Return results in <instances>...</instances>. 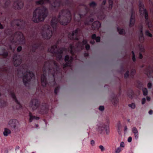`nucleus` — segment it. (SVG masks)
I'll return each instance as SVG.
<instances>
[{"label": "nucleus", "mask_w": 153, "mask_h": 153, "mask_svg": "<svg viewBox=\"0 0 153 153\" xmlns=\"http://www.w3.org/2000/svg\"><path fill=\"white\" fill-rule=\"evenodd\" d=\"M63 5L62 7H67L68 8L63 9L59 13L58 18L53 17L51 22V26L47 25V29L46 32H43L42 36L43 38L48 39L51 38L53 33H56L58 23L63 25H66L69 23L71 20V15L70 9H73L72 3L69 0H66L63 2Z\"/></svg>", "instance_id": "1"}, {"label": "nucleus", "mask_w": 153, "mask_h": 153, "mask_svg": "<svg viewBox=\"0 0 153 153\" xmlns=\"http://www.w3.org/2000/svg\"><path fill=\"white\" fill-rule=\"evenodd\" d=\"M48 10L44 6L37 7L33 11L32 20L35 23L43 22L47 16Z\"/></svg>", "instance_id": "2"}, {"label": "nucleus", "mask_w": 153, "mask_h": 153, "mask_svg": "<svg viewBox=\"0 0 153 153\" xmlns=\"http://www.w3.org/2000/svg\"><path fill=\"white\" fill-rule=\"evenodd\" d=\"M31 107L33 110L38 109V111L41 114H47L49 109V106L45 103H42L41 105L40 102L37 98H33L32 99L30 103Z\"/></svg>", "instance_id": "3"}, {"label": "nucleus", "mask_w": 153, "mask_h": 153, "mask_svg": "<svg viewBox=\"0 0 153 153\" xmlns=\"http://www.w3.org/2000/svg\"><path fill=\"white\" fill-rule=\"evenodd\" d=\"M52 61L54 66L52 68L50 67V63L48 62L45 61V63L46 64L48 63L49 64L48 67L49 72V73H51V74L52 75V80L53 81L52 84H54L56 83L55 79V77H56V76H58L59 75L60 76H62V70L58 63L56 61L53 60Z\"/></svg>", "instance_id": "4"}, {"label": "nucleus", "mask_w": 153, "mask_h": 153, "mask_svg": "<svg viewBox=\"0 0 153 153\" xmlns=\"http://www.w3.org/2000/svg\"><path fill=\"white\" fill-rule=\"evenodd\" d=\"M61 38L58 39L56 44L52 46L50 48H49L48 51L49 52L53 54L57 60L60 61L62 58L63 54V48H58V45L61 42Z\"/></svg>", "instance_id": "5"}, {"label": "nucleus", "mask_w": 153, "mask_h": 153, "mask_svg": "<svg viewBox=\"0 0 153 153\" xmlns=\"http://www.w3.org/2000/svg\"><path fill=\"white\" fill-rule=\"evenodd\" d=\"M54 1L52 4L50 0H39L36 1V3L37 5H42L46 3L50 4V9L52 11L57 12L59 8L61 6V5H63L64 3L62 0H53Z\"/></svg>", "instance_id": "6"}, {"label": "nucleus", "mask_w": 153, "mask_h": 153, "mask_svg": "<svg viewBox=\"0 0 153 153\" xmlns=\"http://www.w3.org/2000/svg\"><path fill=\"white\" fill-rule=\"evenodd\" d=\"M15 22L16 23V25L19 30H25L27 32H28L30 30H32L33 27L31 24H27L26 21L23 20H16Z\"/></svg>", "instance_id": "7"}, {"label": "nucleus", "mask_w": 153, "mask_h": 153, "mask_svg": "<svg viewBox=\"0 0 153 153\" xmlns=\"http://www.w3.org/2000/svg\"><path fill=\"white\" fill-rule=\"evenodd\" d=\"M45 65L43 68V74H42L41 77V82L42 85L45 87L47 85L49 86H53L55 84H53V81L52 80V76L50 78L49 81L47 79V71L45 68Z\"/></svg>", "instance_id": "8"}, {"label": "nucleus", "mask_w": 153, "mask_h": 153, "mask_svg": "<svg viewBox=\"0 0 153 153\" xmlns=\"http://www.w3.org/2000/svg\"><path fill=\"white\" fill-rule=\"evenodd\" d=\"M35 78L34 73L32 71H27V73L24 76L23 82L26 86H28L32 79Z\"/></svg>", "instance_id": "9"}, {"label": "nucleus", "mask_w": 153, "mask_h": 153, "mask_svg": "<svg viewBox=\"0 0 153 153\" xmlns=\"http://www.w3.org/2000/svg\"><path fill=\"white\" fill-rule=\"evenodd\" d=\"M109 120H108L106 124L103 123L100 124L97 129L98 132L101 134H108L109 133Z\"/></svg>", "instance_id": "10"}, {"label": "nucleus", "mask_w": 153, "mask_h": 153, "mask_svg": "<svg viewBox=\"0 0 153 153\" xmlns=\"http://www.w3.org/2000/svg\"><path fill=\"white\" fill-rule=\"evenodd\" d=\"M12 42H15V39L17 41L25 43V38L23 33L21 32L17 31L13 34L12 36Z\"/></svg>", "instance_id": "11"}, {"label": "nucleus", "mask_w": 153, "mask_h": 153, "mask_svg": "<svg viewBox=\"0 0 153 153\" xmlns=\"http://www.w3.org/2000/svg\"><path fill=\"white\" fill-rule=\"evenodd\" d=\"M139 9L140 15H144L145 18L146 20L148 19V14L147 10L144 8L143 3L140 1L139 2Z\"/></svg>", "instance_id": "12"}, {"label": "nucleus", "mask_w": 153, "mask_h": 153, "mask_svg": "<svg viewBox=\"0 0 153 153\" xmlns=\"http://www.w3.org/2000/svg\"><path fill=\"white\" fill-rule=\"evenodd\" d=\"M41 43H34L32 44L30 48V52H29L28 54L29 56L31 57L33 56L34 53L41 47Z\"/></svg>", "instance_id": "13"}, {"label": "nucleus", "mask_w": 153, "mask_h": 153, "mask_svg": "<svg viewBox=\"0 0 153 153\" xmlns=\"http://www.w3.org/2000/svg\"><path fill=\"white\" fill-rule=\"evenodd\" d=\"M13 61L14 66L17 67L21 64L22 61V59L20 55L14 54L13 57Z\"/></svg>", "instance_id": "14"}, {"label": "nucleus", "mask_w": 153, "mask_h": 153, "mask_svg": "<svg viewBox=\"0 0 153 153\" xmlns=\"http://www.w3.org/2000/svg\"><path fill=\"white\" fill-rule=\"evenodd\" d=\"M80 30L77 28L76 30L73 31L72 33H69L68 34V38L71 40H79L78 36Z\"/></svg>", "instance_id": "15"}, {"label": "nucleus", "mask_w": 153, "mask_h": 153, "mask_svg": "<svg viewBox=\"0 0 153 153\" xmlns=\"http://www.w3.org/2000/svg\"><path fill=\"white\" fill-rule=\"evenodd\" d=\"M65 63L63 65V68L64 69L67 67L70 66L73 60V58L72 56H69L68 55H66L65 56Z\"/></svg>", "instance_id": "16"}, {"label": "nucleus", "mask_w": 153, "mask_h": 153, "mask_svg": "<svg viewBox=\"0 0 153 153\" xmlns=\"http://www.w3.org/2000/svg\"><path fill=\"white\" fill-rule=\"evenodd\" d=\"M24 3L22 0H17L14 1L13 6L15 9H21L23 7Z\"/></svg>", "instance_id": "17"}, {"label": "nucleus", "mask_w": 153, "mask_h": 153, "mask_svg": "<svg viewBox=\"0 0 153 153\" xmlns=\"http://www.w3.org/2000/svg\"><path fill=\"white\" fill-rule=\"evenodd\" d=\"M9 92L10 95L11 96L13 100L17 104L19 105V108H21L22 107V105L20 102L17 100L14 91H10Z\"/></svg>", "instance_id": "18"}, {"label": "nucleus", "mask_w": 153, "mask_h": 153, "mask_svg": "<svg viewBox=\"0 0 153 153\" xmlns=\"http://www.w3.org/2000/svg\"><path fill=\"white\" fill-rule=\"evenodd\" d=\"M101 26L100 22L98 21H96L92 23L91 27L93 30H98Z\"/></svg>", "instance_id": "19"}, {"label": "nucleus", "mask_w": 153, "mask_h": 153, "mask_svg": "<svg viewBox=\"0 0 153 153\" xmlns=\"http://www.w3.org/2000/svg\"><path fill=\"white\" fill-rule=\"evenodd\" d=\"M18 123L17 121L15 119L10 120L8 122V125L14 128H15L16 125Z\"/></svg>", "instance_id": "20"}, {"label": "nucleus", "mask_w": 153, "mask_h": 153, "mask_svg": "<svg viewBox=\"0 0 153 153\" xmlns=\"http://www.w3.org/2000/svg\"><path fill=\"white\" fill-rule=\"evenodd\" d=\"M29 116L30 117V119L29 120V121L30 122H32L33 119L38 120L39 119V117L33 116L31 112H29Z\"/></svg>", "instance_id": "21"}, {"label": "nucleus", "mask_w": 153, "mask_h": 153, "mask_svg": "<svg viewBox=\"0 0 153 153\" xmlns=\"http://www.w3.org/2000/svg\"><path fill=\"white\" fill-rule=\"evenodd\" d=\"M132 131L134 133L135 138L137 139L138 137V132L137 128L135 127H133Z\"/></svg>", "instance_id": "22"}, {"label": "nucleus", "mask_w": 153, "mask_h": 153, "mask_svg": "<svg viewBox=\"0 0 153 153\" xmlns=\"http://www.w3.org/2000/svg\"><path fill=\"white\" fill-rule=\"evenodd\" d=\"M134 92L133 90L131 88H129L128 89L127 94L128 97L130 99L132 98L133 95L134 94Z\"/></svg>", "instance_id": "23"}, {"label": "nucleus", "mask_w": 153, "mask_h": 153, "mask_svg": "<svg viewBox=\"0 0 153 153\" xmlns=\"http://www.w3.org/2000/svg\"><path fill=\"white\" fill-rule=\"evenodd\" d=\"M98 18L100 20L104 19L105 17V15L104 13L102 11H101L100 13L98 15Z\"/></svg>", "instance_id": "24"}, {"label": "nucleus", "mask_w": 153, "mask_h": 153, "mask_svg": "<svg viewBox=\"0 0 153 153\" xmlns=\"http://www.w3.org/2000/svg\"><path fill=\"white\" fill-rule=\"evenodd\" d=\"M10 3V0H6L5 2L3 5V8L6 9L7 8Z\"/></svg>", "instance_id": "25"}, {"label": "nucleus", "mask_w": 153, "mask_h": 153, "mask_svg": "<svg viewBox=\"0 0 153 153\" xmlns=\"http://www.w3.org/2000/svg\"><path fill=\"white\" fill-rule=\"evenodd\" d=\"M135 22V18H130L129 22V26L131 27L133 26L134 25Z\"/></svg>", "instance_id": "26"}, {"label": "nucleus", "mask_w": 153, "mask_h": 153, "mask_svg": "<svg viewBox=\"0 0 153 153\" xmlns=\"http://www.w3.org/2000/svg\"><path fill=\"white\" fill-rule=\"evenodd\" d=\"M112 101L114 102V105L117 104L119 101V99L117 95H114L113 97Z\"/></svg>", "instance_id": "27"}, {"label": "nucleus", "mask_w": 153, "mask_h": 153, "mask_svg": "<svg viewBox=\"0 0 153 153\" xmlns=\"http://www.w3.org/2000/svg\"><path fill=\"white\" fill-rule=\"evenodd\" d=\"M117 30L119 32V34H126L125 30L123 29L120 28L119 27H117Z\"/></svg>", "instance_id": "28"}, {"label": "nucleus", "mask_w": 153, "mask_h": 153, "mask_svg": "<svg viewBox=\"0 0 153 153\" xmlns=\"http://www.w3.org/2000/svg\"><path fill=\"white\" fill-rule=\"evenodd\" d=\"M11 133L10 130L7 128H5L3 132V134L4 136H7L9 134Z\"/></svg>", "instance_id": "29"}, {"label": "nucleus", "mask_w": 153, "mask_h": 153, "mask_svg": "<svg viewBox=\"0 0 153 153\" xmlns=\"http://www.w3.org/2000/svg\"><path fill=\"white\" fill-rule=\"evenodd\" d=\"M6 105L7 102L6 101L0 99V107H4Z\"/></svg>", "instance_id": "30"}, {"label": "nucleus", "mask_w": 153, "mask_h": 153, "mask_svg": "<svg viewBox=\"0 0 153 153\" xmlns=\"http://www.w3.org/2000/svg\"><path fill=\"white\" fill-rule=\"evenodd\" d=\"M108 3L109 5L108 9L109 10H111L112 9L113 6V0H108Z\"/></svg>", "instance_id": "31"}, {"label": "nucleus", "mask_w": 153, "mask_h": 153, "mask_svg": "<svg viewBox=\"0 0 153 153\" xmlns=\"http://www.w3.org/2000/svg\"><path fill=\"white\" fill-rule=\"evenodd\" d=\"M142 91L143 93V95L144 96H146L148 94V91L147 88H143L142 89Z\"/></svg>", "instance_id": "32"}, {"label": "nucleus", "mask_w": 153, "mask_h": 153, "mask_svg": "<svg viewBox=\"0 0 153 153\" xmlns=\"http://www.w3.org/2000/svg\"><path fill=\"white\" fill-rule=\"evenodd\" d=\"M89 5L91 7H94L97 6V4L94 1H93L89 3Z\"/></svg>", "instance_id": "33"}, {"label": "nucleus", "mask_w": 153, "mask_h": 153, "mask_svg": "<svg viewBox=\"0 0 153 153\" xmlns=\"http://www.w3.org/2000/svg\"><path fill=\"white\" fill-rule=\"evenodd\" d=\"M121 126L120 124V123L118 126L117 130L119 134L120 135L121 134L122 131L121 130Z\"/></svg>", "instance_id": "34"}, {"label": "nucleus", "mask_w": 153, "mask_h": 153, "mask_svg": "<svg viewBox=\"0 0 153 153\" xmlns=\"http://www.w3.org/2000/svg\"><path fill=\"white\" fill-rule=\"evenodd\" d=\"M145 34L150 37H152V34L150 32L149 30H146L145 32Z\"/></svg>", "instance_id": "35"}, {"label": "nucleus", "mask_w": 153, "mask_h": 153, "mask_svg": "<svg viewBox=\"0 0 153 153\" xmlns=\"http://www.w3.org/2000/svg\"><path fill=\"white\" fill-rule=\"evenodd\" d=\"M131 14L130 18H135V12L133 8H132L131 10Z\"/></svg>", "instance_id": "36"}, {"label": "nucleus", "mask_w": 153, "mask_h": 153, "mask_svg": "<svg viewBox=\"0 0 153 153\" xmlns=\"http://www.w3.org/2000/svg\"><path fill=\"white\" fill-rule=\"evenodd\" d=\"M129 76V71H127L124 74V77L125 79H127Z\"/></svg>", "instance_id": "37"}, {"label": "nucleus", "mask_w": 153, "mask_h": 153, "mask_svg": "<svg viewBox=\"0 0 153 153\" xmlns=\"http://www.w3.org/2000/svg\"><path fill=\"white\" fill-rule=\"evenodd\" d=\"M138 28L139 30V33H143V26L142 25H140L139 26Z\"/></svg>", "instance_id": "38"}, {"label": "nucleus", "mask_w": 153, "mask_h": 153, "mask_svg": "<svg viewBox=\"0 0 153 153\" xmlns=\"http://www.w3.org/2000/svg\"><path fill=\"white\" fill-rule=\"evenodd\" d=\"M1 55L3 56L4 57L6 58L7 56H8V53L7 51H4L3 52V53L1 54Z\"/></svg>", "instance_id": "39"}, {"label": "nucleus", "mask_w": 153, "mask_h": 153, "mask_svg": "<svg viewBox=\"0 0 153 153\" xmlns=\"http://www.w3.org/2000/svg\"><path fill=\"white\" fill-rule=\"evenodd\" d=\"M136 71L134 69H133L131 70V75L132 76V77H133Z\"/></svg>", "instance_id": "40"}, {"label": "nucleus", "mask_w": 153, "mask_h": 153, "mask_svg": "<svg viewBox=\"0 0 153 153\" xmlns=\"http://www.w3.org/2000/svg\"><path fill=\"white\" fill-rule=\"evenodd\" d=\"M60 87L59 86H58L55 88L54 90V93L55 95H56L57 94L58 91L59 90Z\"/></svg>", "instance_id": "41"}, {"label": "nucleus", "mask_w": 153, "mask_h": 153, "mask_svg": "<svg viewBox=\"0 0 153 153\" xmlns=\"http://www.w3.org/2000/svg\"><path fill=\"white\" fill-rule=\"evenodd\" d=\"M129 107H131L132 109H134L135 107V105L134 103H132L131 104L128 105Z\"/></svg>", "instance_id": "42"}, {"label": "nucleus", "mask_w": 153, "mask_h": 153, "mask_svg": "<svg viewBox=\"0 0 153 153\" xmlns=\"http://www.w3.org/2000/svg\"><path fill=\"white\" fill-rule=\"evenodd\" d=\"M121 151V148L120 147H118L116 149L115 152L116 153H119Z\"/></svg>", "instance_id": "43"}, {"label": "nucleus", "mask_w": 153, "mask_h": 153, "mask_svg": "<svg viewBox=\"0 0 153 153\" xmlns=\"http://www.w3.org/2000/svg\"><path fill=\"white\" fill-rule=\"evenodd\" d=\"M95 40H96V42H100V38L99 36H97Z\"/></svg>", "instance_id": "44"}, {"label": "nucleus", "mask_w": 153, "mask_h": 153, "mask_svg": "<svg viewBox=\"0 0 153 153\" xmlns=\"http://www.w3.org/2000/svg\"><path fill=\"white\" fill-rule=\"evenodd\" d=\"M22 50V47L21 46H18L16 50L18 52H20Z\"/></svg>", "instance_id": "45"}, {"label": "nucleus", "mask_w": 153, "mask_h": 153, "mask_svg": "<svg viewBox=\"0 0 153 153\" xmlns=\"http://www.w3.org/2000/svg\"><path fill=\"white\" fill-rule=\"evenodd\" d=\"M85 48L87 51L89 50L90 48V45L88 44L85 45Z\"/></svg>", "instance_id": "46"}, {"label": "nucleus", "mask_w": 153, "mask_h": 153, "mask_svg": "<svg viewBox=\"0 0 153 153\" xmlns=\"http://www.w3.org/2000/svg\"><path fill=\"white\" fill-rule=\"evenodd\" d=\"M152 87V84L151 82H149L147 84L148 88L149 89H151Z\"/></svg>", "instance_id": "47"}, {"label": "nucleus", "mask_w": 153, "mask_h": 153, "mask_svg": "<svg viewBox=\"0 0 153 153\" xmlns=\"http://www.w3.org/2000/svg\"><path fill=\"white\" fill-rule=\"evenodd\" d=\"M99 148L100 149L101 151H103L105 150L104 147L102 145H100L99 146Z\"/></svg>", "instance_id": "48"}, {"label": "nucleus", "mask_w": 153, "mask_h": 153, "mask_svg": "<svg viewBox=\"0 0 153 153\" xmlns=\"http://www.w3.org/2000/svg\"><path fill=\"white\" fill-rule=\"evenodd\" d=\"M106 2V0H103L102 3V7H103V6L105 5Z\"/></svg>", "instance_id": "49"}, {"label": "nucleus", "mask_w": 153, "mask_h": 153, "mask_svg": "<svg viewBox=\"0 0 153 153\" xmlns=\"http://www.w3.org/2000/svg\"><path fill=\"white\" fill-rule=\"evenodd\" d=\"M99 109L101 111H103L104 109V108L103 106H100L99 107Z\"/></svg>", "instance_id": "50"}, {"label": "nucleus", "mask_w": 153, "mask_h": 153, "mask_svg": "<svg viewBox=\"0 0 153 153\" xmlns=\"http://www.w3.org/2000/svg\"><path fill=\"white\" fill-rule=\"evenodd\" d=\"M97 37L96 35L95 34H94L91 36V38L93 40H95Z\"/></svg>", "instance_id": "51"}, {"label": "nucleus", "mask_w": 153, "mask_h": 153, "mask_svg": "<svg viewBox=\"0 0 153 153\" xmlns=\"http://www.w3.org/2000/svg\"><path fill=\"white\" fill-rule=\"evenodd\" d=\"M87 41L86 39H83L82 41V43L83 45H86L87 44Z\"/></svg>", "instance_id": "52"}, {"label": "nucleus", "mask_w": 153, "mask_h": 153, "mask_svg": "<svg viewBox=\"0 0 153 153\" xmlns=\"http://www.w3.org/2000/svg\"><path fill=\"white\" fill-rule=\"evenodd\" d=\"M146 100L145 98H142V104H144L146 102Z\"/></svg>", "instance_id": "53"}, {"label": "nucleus", "mask_w": 153, "mask_h": 153, "mask_svg": "<svg viewBox=\"0 0 153 153\" xmlns=\"http://www.w3.org/2000/svg\"><path fill=\"white\" fill-rule=\"evenodd\" d=\"M139 36L140 38H143V33H139Z\"/></svg>", "instance_id": "54"}, {"label": "nucleus", "mask_w": 153, "mask_h": 153, "mask_svg": "<svg viewBox=\"0 0 153 153\" xmlns=\"http://www.w3.org/2000/svg\"><path fill=\"white\" fill-rule=\"evenodd\" d=\"M95 141L93 140H92L91 141V144L92 146H94L95 144Z\"/></svg>", "instance_id": "55"}, {"label": "nucleus", "mask_w": 153, "mask_h": 153, "mask_svg": "<svg viewBox=\"0 0 153 153\" xmlns=\"http://www.w3.org/2000/svg\"><path fill=\"white\" fill-rule=\"evenodd\" d=\"M70 47L71 48V53L72 54H73V51L72 50V49H73V45H72V44H71Z\"/></svg>", "instance_id": "56"}, {"label": "nucleus", "mask_w": 153, "mask_h": 153, "mask_svg": "<svg viewBox=\"0 0 153 153\" xmlns=\"http://www.w3.org/2000/svg\"><path fill=\"white\" fill-rule=\"evenodd\" d=\"M132 140V137H129L128 139V142H131Z\"/></svg>", "instance_id": "57"}, {"label": "nucleus", "mask_w": 153, "mask_h": 153, "mask_svg": "<svg viewBox=\"0 0 153 153\" xmlns=\"http://www.w3.org/2000/svg\"><path fill=\"white\" fill-rule=\"evenodd\" d=\"M120 146L122 147H124V144L123 142H121L120 144Z\"/></svg>", "instance_id": "58"}, {"label": "nucleus", "mask_w": 153, "mask_h": 153, "mask_svg": "<svg viewBox=\"0 0 153 153\" xmlns=\"http://www.w3.org/2000/svg\"><path fill=\"white\" fill-rule=\"evenodd\" d=\"M143 56L142 54L141 53H140L139 55V58L141 59L143 58Z\"/></svg>", "instance_id": "59"}, {"label": "nucleus", "mask_w": 153, "mask_h": 153, "mask_svg": "<svg viewBox=\"0 0 153 153\" xmlns=\"http://www.w3.org/2000/svg\"><path fill=\"white\" fill-rule=\"evenodd\" d=\"M132 59L134 62H135L136 61L135 56H132Z\"/></svg>", "instance_id": "60"}, {"label": "nucleus", "mask_w": 153, "mask_h": 153, "mask_svg": "<svg viewBox=\"0 0 153 153\" xmlns=\"http://www.w3.org/2000/svg\"><path fill=\"white\" fill-rule=\"evenodd\" d=\"M4 28V26L3 25L0 23V29H2Z\"/></svg>", "instance_id": "61"}, {"label": "nucleus", "mask_w": 153, "mask_h": 153, "mask_svg": "<svg viewBox=\"0 0 153 153\" xmlns=\"http://www.w3.org/2000/svg\"><path fill=\"white\" fill-rule=\"evenodd\" d=\"M137 83L139 85L142 86V85L141 82L140 81H138L137 82Z\"/></svg>", "instance_id": "62"}, {"label": "nucleus", "mask_w": 153, "mask_h": 153, "mask_svg": "<svg viewBox=\"0 0 153 153\" xmlns=\"http://www.w3.org/2000/svg\"><path fill=\"white\" fill-rule=\"evenodd\" d=\"M84 55L85 56H89V54L87 53H85L84 54Z\"/></svg>", "instance_id": "63"}, {"label": "nucleus", "mask_w": 153, "mask_h": 153, "mask_svg": "<svg viewBox=\"0 0 153 153\" xmlns=\"http://www.w3.org/2000/svg\"><path fill=\"white\" fill-rule=\"evenodd\" d=\"M153 111L152 110H150L149 112V113L150 114H152Z\"/></svg>", "instance_id": "64"}]
</instances>
